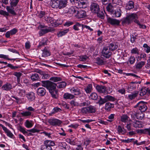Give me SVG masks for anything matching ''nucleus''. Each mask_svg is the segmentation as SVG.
I'll return each mask as SVG.
<instances>
[{"mask_svg": "<svg viewBox=\"0 0 150 150\" xmlns=\"http://www.w3.org/2000/svg\"><path fill=\"white\" fill-rule=\"evenodd\" d=\"M50 4L52 7L61 9L66 7L67 3V0H51Z\"/></svg>", "mask_w": 150, "mask_h": 150, "instance_id": "f257e3e1", "label": "nucleus"}, {"mask_svg": "<svg viewBox=\"0 0 150 150\" xmlns=\"http://www.w3.org/2000/svg\"><path fill=\"white\" fill-rule=\"evenodd\" d=\"M42 86L45 87L47 89L49 92L51 91H54L56 88L57 84L47 80L42 81H41Z\"/></svg>", "mask_w": 150, "mask_h": 150, "instance_id": "f03ea898", "label": "nucleus"}, {"mask_svg": "<svg viewBox=\"0 0 150 150\" xmlns=\"http://www.w3.org/2000/svg\"><path fill=\"white\" fill-rule=\"evenodd\" d=\"M96 112V108L93 106L89 105L88 106L82 108L81 110V114L83 115L92 113Z\"/></svg>", "mask_w": 150, "mask_h": 150, "instance_id": "7ed1b4c3", "label": "nucleus"}, {"mask_svg": "<svg viewBox=\"0 0 150 150\" xmlns=\"http://www.w3.org/2000/svg\"><path fill=\"white\" fill-rule=\"evenodd\" d=\"M55 145L54 142L47 140L44 142V144L41 146V150H52V146Z\"/></svg>", "mask_w": 150, "mask_h": 150, "instance_id": "20e7f679", "label": "nucleus"}, {"mask_svg": "<svg viewBox=\"0 0 150 150\" xmlns=\"http://www.w3.org/2000/svg\"><path fill=\"white\" fill-rule=\"evenodd\" d=\"M134 108L139 109L140 111L144 112L147 109V106L145 103L143 101H141L138 103Z\"/></svg>", "mask_w": 150, "mask_h": 150, "instance_id": "39448f33", "label": "nucleus"}, {"mask_svg": "<svg viewBox=\"0 0 150 150\" xmlns=\"http://www.w3.org/2000/svg\"><path fill=\"white\" fill-rule=\"evenodd\" d=\"M110 50L108 47H104L102 51V55L106 58H109L112 54V52Z\"/></svg>", "mask_w": 150, "mask_h": 150, "instance_id": "423d86ee", "label": "nucleus"}, {"mask_svg": "<svg viewBox=\"0 0 150 150\" xmlns=\"http://www.w3.org/2000/svg\"><path fill=\"white\" fill-rule=\"evenodd\" d=\"M90 9L92 12L93 13H95L99 10V6L96 2H92L91 4Z\"/></svg>", "mask_w": 150, "mask_h": 150, "instance_id": "0eeeda50", "label": "nucleus"}, {"mask_svg": "<svg viewBox=\"0 0 150 150\" xmlns=\"http://www.w3.org/2000/svg\"><path fill=\"white\" fill-rule=\"evenodd\" d=\"M48 122L50 125L54 126H59L62 123L61 121L56 119H49Z\"/></svg>", "mask_w": 150, "mask_h": 150, "instance_id": "6e6552de", "label": "nucleus"}, {"mask_svg": "<svg viewBox=\"0 0 150 150\" xmlns=\"http://www.w3.org/2000/svg\"><path fill=\"white\" fill-rule=\"evenodd\" d=\"M107 21L108 23L112 25H118L120 23L119 20L109 17L107 18Z\"/></svg>", "mask_w": 150, "mask_h": 150, "instance_id": "1a4fd4ad", "label": "nucleus"}, {"mask_svg": "<svg viewBox=\"0 0 150 150\" xmlns=\"http://www.w3.org/2000/svg\"><path fill=\"white\" fill-rule=\"evenodd\" d=\"M132 125L134 127L140 128L142 127V124L141 122L136 120L134 119L133 117H132Z\"/></svg>", "mask_w": 150, "mask_h": 150, "instance_id": "9d476101", "label": "nucleus"}, {"mask_svg": "<svg viewBox=\"0 0 150 150\" xmlns=\"http://www.w3.org/2000/svg\"><path fill=\"white\" fill-rule=\"evenodd\" d=\"M71 93L75 95L81 96L82 93L80 89L77 87H73L70 89Z\"/></svg>", "mask_w": 150, "mask_h": 150, "instance_id": "9b49d317", "label": "nucleus"}, {"mask_svg": "<svg viewBox=\"0 0 150 150\" xmlns=\"http://www.w3.org/2000/svg\"><path fill=\"white\" fill-rule=\"evenodd\" d=\"M46 92V89L43 87H40L37 90V94L40 96H43L45 95Z\"/></svg>", "mask_w": 150, "mask_h": 150, "instance_id": "f8f14e48", "label": "nucleus"}, {"mask_svg": "<svg viewBox=\"0 0 150 150\" xmlns=\"http://www.w3.org/2000/svg\"><path fill=\"white\" fill-rule=\"evenodd\" d=\"M86 15L85 11L81 9L77 11L76 14V16L79 18H83L85 17Z\"/></svg>", "mask_w": 150, "mask_h": 150, "instance_id": "ddd939ff", "label": "nucleus"}, {"mask_svg": "<svg viewBox=\"0 0 150 150\" xmlns=\"http://www.w3.org/2000/svg\"><path fill=\"white\" fill-rule=\"evenodd\" d=\"M51 54V52L49 48L47 47H45L42 50V57H46L50 56Z\"/></svg>", "mask_w": 150, "mask_h": 150, "instance_id": "4468645a", "label": "nucleus"}, {"mask_svg": "<svg viewBox=\"0 0 150 150\" xmlns=\"http://www.w3.org/2000/svg\"><path fill=\"white\" fill-rule=\"evenodd\" d=\"M3 90L6 91H9L12 88V86L11 84L7 83L4 84L2 87Z\"/></svg>", "mask_w": 150, "mask_h": 150, "instance_id": "2eb2a0df", "label": "nucleus"}, {"mask_svg": "<svg viewBox=\"0 0 150 150\" xmlns=\"http://www.w3.org/2000/svg\"><path fill=\"white\" fill-rule=\"evenodd\" d=\"M53 30L52 29L50 28H46L45 29H42L40 30L39 32V33L41 36L45 34L48 32H51Z\"/></svg>", "mask_w": 150, "mask_h": 150, "instance_id": "dca6fc26", "label": "nucleus"}, {"mask_svg": "<svg viewBox=\"0 0 150 150\" xmlns=\"http://www.w3.org/2000/svg\"><path fill=\"white\" fill-rule=\"evenodd\" d=\"M96 89L100 93H105L106 88L105 86L97 85L96 86Z\"/></svg>", "mask_w": 150, "mask_h": 150, "instance_id": "f3484780", "label": "nucleus"}, {"mask_svg": "<svg viewBox=\"0 0 150 150\" xmlns=\"http://www.w3.org/2000/svg\"><path fill=\"white\" fill-rule=\"evenodd\" d=\"M26 96L30 101H33L35 98V93L33 92H29L26 94Z\"/></svg>", "mask_w": 150, "mask_h": 150, "instance_id": "a211bd4d", "label": "nucleus"}, {"mask_svg": "<svg viewBox=\"0 0 150 150\" xmlns=\"http://www.w3.org/2000/svg\"><path fill=\"white\" fill-rule=\"evenodd\" d=\"M113 15V17H119L121 15V11L120 8H117L112 13Z\"/></svg>", "mask_w": 150, "mask_h": 150, "instance_id": "6ab92c4d", "label": "nucleus"}, {"mask_svg": "<svg viewBox=\"0 0 150 150\" xmlns=\"http://www.w3.org/2000/svg\"><path fill=\"white\" fill-rule=\"evenodd\" d=\"M137 132L141 134H148L150 136V127L148 128L139 129L138 130Z\"/></svg>", "mask_w": 150, "mask_h": 150, "instance_id": "aec40b11", "label": "nucleus"}, {"mask_svg": "<svg viewBox=\"0 0 150 150\" xmlns=\"http://www.w3.org/2000/svg\"><path fill=\"white\" fill-rule=\"evenodd\" d=\"M20 114L21 115L22 117L26 118L30 117L32 115V112L27 111L21 112Z\"/></svg>", "mask_w": 150, "mask_h": 150, "instance_id": "412c9836", "label": "nucleus"}, {"mask_svg": "<svg viewBox=\"0 0 150 150\" xmlns=\"http://www.w3.org/2000/svg\"><path fill=\"white\" fill-rule=\"evenodd\" d=\"M44 18L45 20L47 22L49 25L50 26H52L51 25L52 24L54 18L50 17H48L47 16H45Z\"/></svg>", "mask_w": 150, "mask_h": 150, "instance_id": "4be33fe9", "label": "nucleus"}, {"mask_svg": "<svg viewBox=\"0 0 150 150\" xmlns=\"http://www.w3.org/2000/svg\"><path fill=\"white\" fill-rule=\"evenodd\" d=\"M14 8L11 6H6V9L8 12L13 15H16V13L14 10Z\"/></svg>", "mask_w": 150, "mask_h": 150, "instance_id": "5701e85b", "label": "nucleus"}, {"mask_svg": "<svg viewBox=\"0 0 150 150\" xmlns=\"http://www.w3.org/2000/svg\"><path fill=\"white\" fill-rule=\"evenodd\" d=\"M127 16L130 23L133 20H134L135 19L138 18L137 15L134 13H132Z\"/></svg>", "mask_w": 150, "mask_h": 150, "instance_id": "b1692460", "label": "nucleus"}, {"mask_svg": "<svg viewBox=\"0 0 150 150\" xmlns=\"http://www.w3.org/2000/svg\"><path fill=\"white\" fill-rule=\"evenodd\" d=\"M22 74V73L19 72H15L13 74V75L17 77V81L18 83H20L21 77Z\"/></svg>", "mask_w": 150, "mask_h": 150, "instance_id": "393cba45", "label": "nucleus"}, {"mask_svg": "<svg viewBox=\"0 0 150 150\" xmlns=\"http://www.w3.org/2000/svg\"><path fill=\"white\" fill-rule=\"evenodd\" d=\"M31 80L33 81H37L39 80L40 77L38 74L37 73L32 74L30 77Z\"/></svg>", "mask_w": 150, "mask_h": 150, "instance_id": "a878e982", "label": "nucleus"}, {"mask_svg": "<svg viewBox=\"0 0 150 150\" xmlns=\"http://www.w3.org/2000/svg\"><path fill=\"white\" fill-rule=\"evenodd\" d=\"M108 47L109 50L113 51L117 48L118 46L115 43H112L109 45Z\"/></svg>", "mask_w": 150, "mask_h": 150, "instance_id": "bb28decb", "label": "nucleus"}, {"mask_svg": "<svg viewBox=\"0 0 150 150\" xmlns=\"http://www.w3.org/2000/svg\"><path fill=\"white\" fill-rule=\"evenodd\" d=\"M143 112L139 111L138 112L135 113V116L138 119L142 120L144 117V114Z\"/></svg>", "mask_w": 150, "mask_h": 150, "instance_id": "cd10ccee", "label": "nucleus"}, {"mask_svg": "<svg viewBox=\"0 0 150 150\" xmlns=\"http://www.w3.org/2000/svg\"><path fill=\"white\" fill-rule=\"evenodd\" d=\"M107 10L112 14L114 11V6L111 3H109L106 7Z\"/></svg>", "mask_w": 150, "mask_h": 150, "instance_id": "c85d7f7f", "label": "nucleus"}, {"mask_svg": "<svg viewBox=\"0 0 150 150\" xmlns=\"http://www.w3.org/2000/svg\"><path fill=\"white\" fill-rule=\"evenodd\" d=\"M114 107V104L109 102H107L105 104V109L106 110L109 111L111 108Z\"/></svg>", "mask_w": 150, "mask_h": 150, "instance_id": "c756f323", "label": "nucleus"}, {"mask_svg": "<svg viewBox=\"0 0 150 150\" xmlns=\"http://www.w3.org/2000/svg\"><path fill=\"white\" fill-rule=\"evenodd\" d=\"M138 93L139 92L138 91H135L129 95L128 96V97L129 99L132 100L136 98L138 95Z\"/></svg>", "mask_w": 150, "mask_h": 150, "instance_id": "7c9ffc66", "label": "nucleus"}, {"mask_svg": "<svg viewBox=\"0 0 150 150\" xmlns=\"http://www.w3.org/2000/svg\"><path fill=\"white\" fill-rule=\"evenodd\" d=\"M146 62L144 61H141L137 63L136 66V68L137 69H140L145 64Z\"/></svg>", "mask_w": 150, "mask_h": 150, "instance_id": "2f4dec72", "label": "nucleus"}, {"mask_svg": "<svg viewBox=\"0 0 150 150\" xmlns=\"http://www.w3.org/2000/svg\"><path fill=\"white\" fill-rule=\"evenodd\" d=\"M62 23V21L58 20H56L54 19L52 24L51 25L53 27H57L59 25L61 24Z\"/></svg>", "mask_w": 150, "mask_h": 150, "instance_id": "473e14b6", "label": "nucleus"}, {"mask_svg": "<svg viewBox=\"0 0 150 150\" xmlns=\"http://www.w3.org/2000/svg\"><path fill=\"white\" fill-rule=\"evenodd\" d=\"M75 97L74 96L70 93H65L64 95V98L66 99H72Z\"/></svg>", "mask_w": 150, "mask_h": 150, "instance_id": "72a5a7b5", "label": "nucleus"}, {"mask_svg": "<svg viewBox=\"0 0 150 150\" xmlns=\"http://www.w3.org/2000/svg\"><path fill=\"white\" fill-rule=\"evenodd\" d=\"M104 98L106 102L109 101H114L115 100V98L114 97L109 95H107L105 96Z\"/></svg>", "mask_w": 150, "mask_h": 150, "instance_id": "f704fd0d", "label": "nucleus"}, {"mask_svg": "<svg viewBox=\"0 0 150 150\" xmlns=\"http://www.w3.org/2000/svg\"><path fill=\"white\" fill-rule=\"evenodd\" d=\"M129 118L127 115H123L121 117L120 120L122 122L125 123L128 121Z\"/></svg>", "mask_w": 150, "mask_h": 150, "instance_id": "c9c22d12", "label": "nucleus"}, {"mask_svg": "<svg viewBox=\"0 0 150 150\" xmlns=\"http://www.w3.org/2000/svg\"><path fill=\"white\" fill-rule=\"evenodd\" d=\"M148 90V88L146 87L142 88L140 92V95L141 96H144L146 94Z\"/></svg>", "mask_w": 150, "mask_h": 150, "instance_id": "e433bc0d", "label": "nucleus"}, {"mask_svg": "<svg viewBox=\"0 0 150 150\" xmlns=\"http://www.w3.org/2000/svg\"><path fill=\"white\" fill-rule=\"evenodd\" d=\"M69 31V29H67L60 31L57 33V35L58 37H61L65 35Z\"/></svg>", "mask_w": 150, "mask_h": 150, "instance_id": "4c0bfd02", "label": "nucleus"}, {"mask_svg": "<svg viewBox=\"0 0 150 150\" xmlns=\"http://www.w3.org/2000/svg\"><path fill=\"white\" fill-rule=\"evenodd\" d=\"M58 91V90L55 89L54 91H49V92L50 93L52 98H57V94Z\"/></svg>", "mask_w": 150, "mask_h": 150, "instance_id": "58836bf2", "label": "nucleus"}, {"mask_svg": "<svg viewBox=\"0 0 150 150\" xmlns=\"http://www.w3.org/2000/svg\"><path fill=\"white\" fill-rule=\"evenodd\" d=\"M98 98L97 94L95 93H92L89 96L90 99L93 100H96Z\"/></svg>", "mask_w": 150, "mask_h": 150, "instance_id": "ea45409f", "label": "nucleus"}, {"mask_svg": "<svg viewBox=\"0 0 150 150\" xmlns=\"http://www.w3.org/2000/svg\"><path fill=\"white\" fill-rule=\"evenodd\" d=\"M47 40L46 38H44L39 43L38 47H40L43 46L47 45Z\"/></svg>", "mask_w": 150, "mask_h": 150, "instance_id": "a19ab883", "label": "nucleus"}, {"mask_svg": "<svg viewBox=\"0 0 150 150\" xmlns=\"http://www.w3.org/2000/svg\"><path fill=\"white\" fill-rule=\"evenodd\" d=\"M104 61L101 58L97 57L96 59V63L98 65H102L104 64Z\"/></svg>", "mask_w": 150, "mask_h": 150, "instance_id": "79ce46f5", "label": "nucleus"}, {"mask_svg": "<svg viewBox=\"0 0 150 150\" xmlns=\"http://www.w3.org/2000/svg\"><path fill=\"white\" fill-rule=\"evenodd\" d=\"M92 85L91 84H89L85 88V90L87 93H90L92 91Z\"/></svg>", "mask_w": 150, "mask_h": 150, "instance_id": "37998d69", "label": "nucleus"}, {"mask_svg": "<svg viewBox=\"0 0 150 150\" xmlns=\"http://www.w3.org/2000/svg\"><path fill=\"white\" fill-rule=\"evenodd\" d=\"M25 126L27 128H30L31 127L33 126V124L32 123V121H29L27 120L25 122Z\"/></svg>", "mask_w": 150, "mask_h": 150, "instance_id": "c03bdc74", "label": "nucleus"}, {"mask_svg": "<svg viewBox=\"0 0 150 150\" xmlns=\"http://www.w3.org/2000/svg\"><path fill=\"white\" fill-rule=\"evenodd\" d=\"M50 80L54 82H57L62 80V78L58 77H52L50 79Z\"/></svg>", "mask_w": 150, "mask_h": 150, "instance_id": "a18cd8bd", "label": "nucleus"}, {"mask_svg": "<svg viewBox=\"0 0 150 150\" xmlns=\"http://www.w3.org/2000/svg\"><path fill=\"white\" fill-rule=\"evenodd\" d=\"M95 13H97V16L101 19H103L104 18V14L102 11L99 10L97 12Z\"/></svg>", "mask_w": 150, "mask_h": 150, "instance_id": "49530a36", "label": "nucleus"}, {"mask_svg": "<svg viewBox=\"0 0 150 150\" xmlns=\"http://www.w3.org/2000/svg\"><path fill=\"white\" fill-rule=\"evenodd\" d=\"M4 130L6 133L7 135L8 136L11 138H13V135L9 130L6 127V128Z\"/></svg>", "mask_w": 150, "mask_h": 150, "instance_id": "de8ad7c7", "label": "nucleus"}, {"mask_svg": "<svg viewBox=\"0 0 150 150\" xmlns=\"http://www.w3.org/2000/svg\"><path fill=\"white\" fill-rule=\"evenodd\" d=\"M67 85L66 83L64 81L58 83V85L57 84V86L58 88H62L65 87Z\"/></svg>", "mask_w": 150, "mask_h": 150, "instance_id": "09e8293b", "label": "nucleus"}, {"mask_svg": "<svg viewBox=\"0 0 150 150\" xmlns=\"http://www.w3.org/2000/svg\"><path fill=\"white\" fill-rule=\"evenodd\" d=\"M127 8L128 10H130L134 7V2L132 1H129L127 5Z\"/></svg>", "mask_w": 150, "mask_h": 150, "instance_id": "8fccbe9b", "label": "nucleus"}, {"mask_svg": "<svg viewBox=\"0 0 150 150\" xmlns=\"http://www.w3.org/2000/svg\"><path fill=\"white\" fill-rule=\"evenodd\" d=\"M143 47L144 48V50L147 53H148L150 52V47L146 44H144Z\"/></svg>", "mask_w": 150, "mask_h": 150, "instance_id": "3c124183", "label": "nucleus"}, {"mask_svg": "<svg viewBox=\"0 0 150 150\" xmlns=\"http://www.w3.org/2000/svg\"><path fill=\"white\" fill-rule=\"evenodd\" d=\"M105 103H106V102L104 98H102L100 97L99 100L96 103L98 104L100 106L103 105Z\"/></svg>", "mask_w": 150, "mask_h": 150, "instance_id": "603ef678", "label": "nucleus"}, {"mask_svg": "<svg viewBox=\"0 0 150 150\" xmlns=\"http://www.w3.org/2000/svg\"><path fill=\"white\" fill-rule=\"evenodd\" d=\"M19 0H12L11 1L10 3L11 6L12 7H15L17 5Z\"/></svg>", "mask_w": 150, "mask_h": 150, "instance_id": "864d4df0", "label": "nucleus"}, {"mask_svg": "<svg viewBox=\"0 0 150 150\" xmlns=\"http://www.w3.org/2000/svg\"><path fill=\"white\" fill-rule=\"evenodd\" d=\"M117 129V131L119 133L124 134L125 133V129L124 128H122L120 125L118 126Z\"/></svg>", "mask_w": 150, "mask_h": 150, "instance_id": "5fc2aeb1", "label": "nucleus"}, {"mask_svg": "<svg viewBox=\"0 0 150 150\" xmlns=\"http://www.w3.org/2000/svg\"><path fill=\"white\" fill-rule=\"evenodd\" d=\"M130 23V21H129L127 16L125 18H123L122 22V23L123 25L127 24H129Z\"/></svg>", "mask_w": 150, "mask_h": 150, "instance_id": "6e6d98bb", "label": "nucleus"}, {"mask_svg": "<svg viewBox=\"0 0 150 150\" xmlns=\"http://www.w3.org/2000/svg\"><path fill=\"white\" fill-rule=\"evenodd\" d=\"M146 54L145 53H143L140 54V56L139 57H138V59H139V60H141L142 59H143L144 60H146Z\"/></svg>", "mask_w": 150, "mask_h": 150, "instance_id": "4d7b16f0", "label": "nucleus"}, {"mask_svg": "<svg viewBox=\"0 0 150 150\" xmlns=\"http://www.w3.org/2000/svg\"><path fill=\"white\" fill-rule=\"evenodd\" d=\"M86 2L84 1V0H79V2L77 4V5L80 8H82L83 6L85 5Z\"/></svg>", "mask_w": 150, "mask_h": 150, "instance_id": "13d9d810", "label": "nucleus"}, {"mask_svg": "<svg viewBox=\"0 0 150 150\" xmlns=\"http://www.w3.org/2000/svg\"><path fill=\"white\" fill-rule=\"evenodd\" d=\"M82 25L79 23H77L73 26L74 29L76 30H79V27H81Z\"/></svg>", "mask_w": 150, "mask_h": 150, "instance_id": "bf43d9fd", "label": "nucleus"}, {"mask_svg": "<svg viewBox=\"0 0 150 150\" xmlns=\"http://www.w3.org/2000/svg\"><path fill=\"white\" fill-rule=\"evenodd\" d=\"M70 104L72 107L77 106L79 105V103L78 102L74 100H72L70 102Z\"/></svg>", "mask_w": 150, "mask_h": 150, "instance_id": "052dcab7", "label": "nucleus"}, {"mask_svg": "<svg viewBox=\"0 0 150 150\" xmlns=\"http://www.w3.org/2000/svg\"><path fill=\"white\" fill-rule=\"evenodd\" d=\"M139 51L138 48L137 47H135L132 49L131 51V52L133 54H139Z\"/></svg>", "mask_w": 150, "mask_h": 150, "instance_id": "680f3d73", "label": "nucleus"}, {"mask_svg": "<svg viewBox=\"0 0 150 150\" xmlns=\"http://www.w3.org/2000/svg\"><path fill=\"white\" fill-rule=\"evenodd\" d=\"M135 59L134 57L131 56L129 58L128 61L131 64H133L135 62Z\"/></svg>", "mask_w": 150, "mask_h": 150, "instance_id": "e2e57ef3", "label": "nucleus"}, {"mask_svg": "<svg viewBox=\"0 0 150 150\" xmlns=\"http://www.w3.org/2000/svg\"><path fill=\"white\" fill-rule=\"evenodd\" d=\"M18 93L20 96H23L26 93L24 89H19Z\"/></svg>", "mask_w": 150, "mask_h": 150, "instance_id": "0e129e2a", "label": "nucleus"}, {"mask_svg": "<svg viewBox=\"0 0 150 150\" xmlns=\"http://www.w3.org/2000/svg\"><path fill=\"white\" fill-rule=\"evenodd\" d=\"M137 35H135V34L131 36L130 41L132 43H133L135 41V40L137 39Z\"/></svg>", "mask_w": 150, "mask_h": 150, "instance_id": "69168bd1", "label": "nucleus"}, {"mask_svg": "<svg viewBox=\"0 0 150 150\" xmlns=\"http://www.w3.org/2000/svg\"><path fill=\"white\" fill-rule=\"evenodd\" d=\"M115 115L114 114H111L108 116V118L109 120H107L110 122H112L114 120Z\"/></svg>", "mask_w": 150, "mask_h": 150, "instance_id": "338daca9", "label": "nucleus"}, {"mask_svg": "<svg viewBox=\"0 0 150 150\" xmlns=\"http://www.w3.org/2000/svg\"><path fill=\"white\" fill-rule=\"evenodd\" d=\"M0 14L5 16H8L9 15V14L8 12L2 10H0Z\"/></svg>", "mask_w": 150, "mask_h": 150, "instance_id": "774afa93", "label": "nucleus"}]
</instances>
